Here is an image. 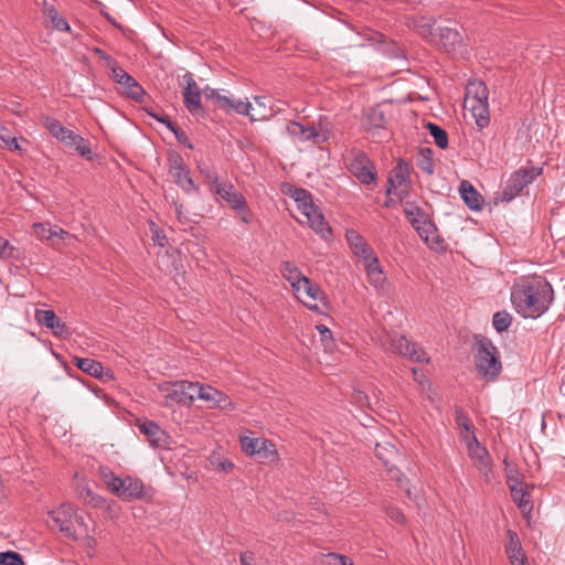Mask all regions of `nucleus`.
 Listing matches in <instances>:
<instances>
[{
	"mask_svg": "<svg viewBox=\"0 0 565 565\" xmlns=\"http://www.w3.org/2000/svg\"><path fill=\"white\" fill-rule=\"evenodd\" d=\"M290 196L295 200L297 203L298 210L306 215L308 212H310L313 207L317 205L313 204L312 195L311 193L302 188H295L290 194Z\"/></svg>",
	"mask_w": 565,
	"mask_h": 565,
	"instance_id": "obj_28",
	"label": "nucleus"
},
{
	"mask_svg": "<svg viewBox=\"0 0 565 565\" xmlns=\"http://www.w3.org/2000/svg\"><path fill=\"white\" fill-rule=\"evenodd\" d=\"M199 387H202V384L199 382L177 381L167 384L166 387L161 390L166 392V398L168 401L182 405H191L195 394L199 398Z\"/></svg>",
	"mask_w": 565,
	"mask_h": 565,
	"instance_id": "obj_9",
	"label": "nucleus"
},
{
	"mask_svg": "<svg viewBox=\"0 0 565 565\" xmlns=\"http://www.w3.org/2000/svg\"><path fill=\"white\" fill-rule=\"evenodd\" d=\"M41 125L47 129V131L56 138L58 141L65 139V134L68 130V128L64 127L60 120L56 118L49 116V115H42L41 116Z\"/></svg>",
	"mask_w": 565,
	"mask_h": 565,
	"instance_id": "obj_30",
	"label": "nucleus"
},
{
	"mask_svg": "<svg viewBox=\"0 0 565 565\" xmlns=\"http://www.w3.org/2000/svg\"><path fill=\"white\" fill-rule=\"evenodd\" d=\"M252 110H254V108L249 102L237 100L231 111L249 116L252 120H255V115L250 113Z\"/></svg>",
	"mask_w": 565,
	"mask_h": 565,
	"instance_id": "obj_49",
	"label": "nucleus"
},
{
	"mask_svg": "<svg viewBox=\"0 0 565 565\" xmlns=\"http://www.w3.org/2000/svg\"><path fill=\"white\" fill-rule=\"evenodd\" d=\"M128 75L129 74L121 67L114 66L111 68V78L119 85L125 81V77H128Z\"/></svg>",
	"mask_w": 565,
	"mask_h": 565,
	"instance_id": "obj_60",
	"label": "nucleus"
},
{
	"mask_svg": "<svg viewBox=\"0 0 565 565\" xmlns=\"http://www.w3.org/2000/svg\"><path fill=\"white\" fill-rule=\"evenodd\" d=\"M73 148H75V150L82 157H89V154L92 153L89 141L79 135L77 138H75V143H74Z\"/></svg>",
	"mask_w": 565,
	"mask_h": 565,
	"instance_id": "obj_51",
	"label": "nucleus"
},
{
	"mask_svg": "<svg viewBox=\"0 0 565 565\" xmlns=\"http://www.w3.org/2000/svg\"><path fill=\"white\" fill-rule=\"evenodd\" d=\"M507 537H508L507 554H508L509 558L525 555L523 552V548L521 546L520 539L514 531L508 530Z\"/></svg>",
	"mask_w": 565,
	"mask_h": 565,
	"instance_id": "obj_38",
	"label": "nucleus"
},
{
	"mask_svg": "<svg viewBox=\"0 0 565 565\" xmlns=\"http://www.w3.org/2000/svg\"><path fill=\"white\" fill-rule=\"evenodd\" d=\"M287 132L298 142H312L315 145L327 141L328 136L321 135L313 126H305L297 121L288 122Z\"/></svg>",
	"mask_w": 565,
	"mask_h": 565,
	"instance_id": "obj_14",
	"label": "nucleus"
},
{
	"mask_svg": "<svg viewBox=\"0 0 565 565\" xmlns=\"http://www.w3.org/2000/svg\"><path fill=\"white\" fill-rule=\"evenodd\" d=\"M203 93L207 100L213 102L215 108L227 111L230 97L221 95L220 90L210 87L204 88Z\"/></svg>",
	"mask_w": 565,
	"mask_h": 565,
	"instance_id": "obj_40",
	"label": "nucleus"
},
{
	"mask_svg": "<svg viewBox=\"0 0 565 565\" xmlns=\"http://www.w3.org/2000/svg\"><path fill=\"white\" fill-rule=\"evenodd\" d=\"M183 81L185 83L182 92L184 106L191 114H199L202 110V92L199 88L192 73L188 72L184 74Z\"/></svg>",
	"mask_w": 565,
	"mask_h": 565,
	"instance_id": "obj_13",
	"label": "nucleus"
},
{
	"mask_svg": "<svg viewBox=\"0 0 565 565\" xmlns=\"http://www.w3.org/2000/svg\"><path fill=\"white\" fill-rule=\"evenodd\" d=\"M50 329L53 331L54 335L67 337L70 334L66 324L64 322H62L60 319H57L53 323V328H50Z\"/></svg>",
	"mask_w": 565,
	"mask_h": 565,
	"instance_id": "obj_56",
	"label": "nucleus"
},
{
	"mask_svg": "<svg viewBox=\"0 0 565 565\" xmlns=\"http://www.w3.org/2000/svg\"><path fill=\"white\" fill-rule=\"evenodd\" d=\"M427 128L429 130L430 136L434 138L435 143L440 149H446L448 147V135L446 130L433 122H428Z\"/></svg>",
	"mask_w": 565,
	"mask_h": 565,
	"instance_id": "obj_42",
	"label": "nucleus"
},
{
	"mask_svg": "<svg viewBox=\"0 0 565 565\" xmlns=\"http://www.w3.org/2000/svg\"><path fill=\"white\" fill-rule=\"evenodd\" d=\"M348 170L362 183L371 184L376 180V169L365 152L352 150L348 157Z\"/></svg>",
	"mask_w": 565,
	"mask_h": 565,
	"instance_id": "obj_8",
	"label": "nucleus"
},
{
	"mask_svg": "<svg viewBox=\"0 0 565 565\" xmlns=\"http://www.w3.org/2000/svg\"><path fill=\"white\" fill-rule=\"evenodd\" d=\"M404 213L414 228L425 223L426 220L429 218L428 214L422 207L412 202H406Z\"/></svg>",
	"mask_w": 565,
	"mask_h": 565,
	"instance_id": "obj_31",
	"label": "nucleus"
},
{
	"mask_svg": "<svg viewBox=\"0 0 565 565\" xmlns=\"http://www.w3.org/2000/svg\"><path fill=\"white\" fill-rule=\"evenodd\" d=\"M280 274L281 276L290 282L294 292H299L300 282L302 279H305L307 276H305L300 269L291 262H282L280 265Z\"/></svg>",
	"mask_w": 565,
	"mask_h": 565,
	"instance_id": "obj_23",
	"label": "nucleus"
},
{
	"mask_svg": "<svg viewBox=\"0 0 565 565\" xmlns=\"http://www.w3.org/2000/svg\"><path fill=\"white\" fill-rule=\"evenodd\" d=\"M255 456H257L262 463L270 465L279 460L276 446L268 439H266V445L259 446V451H257Z\"/></svg>",
	"mask_w": 565,
	"mask_h": 565,
	"instance_id": "obj_36",
	"label": "nucleus"
},
{
	"mask_svg": "<svg viewBox=\"0 0 565 565\" xmlns=\"http://www.w3.org/2000/svg\"><path fill=\"white\" fill-rule=\"evenodd\" d=\"M152 241L154 244L163 247L168 243L166 234L158 228L153 223L151 225Z\"/></svg>",
	"mask_w": 565,
	"mask_h": 565,
	"instance_id": "obj_55",
	"label": "nucleus"
},
{
	"mask_svg": "<svg viewBox=\"0 0 565 565\" xmlns=\"http://www.w3.org/2000/svg\"><path fill=\"white\" fill-rule=\"evenodd\" d=\"M7 137H8V139L6 140V143H3L1 147L8 148L9 150L21 151V148L18 143L17 138L12 137V136H7Z\"/></svg>",
	"mask_w": 565,
	"mask_h": 565,
	"instance_id": "obj_63",
	"label": "nucleus"
},
{
	"mask_svg": "<svg viewBox=\"0 0 565 565\" xmlns=\"http://www.w3.org/2000/svg\"><path fill=\"white\" fill-rule=\"evenodd\" d=\"M372 41L379 43L382 46V51L390 57V58H397L404 56V51L401 46H398L395 42L385 41V36L381 33H375L374 36L371 39Z\"/></svg>",
	"mask_w": 565,
	"mask_h": 565,
	"instance_id": "obj_34",
	"label": "nucleus"
},
{
	"mask_svg": "<svg viewBox=\"0 0 565 565\" xmlns=\"http://www.w3.org/2000/svg\"><path fill=\"white\" fill-rule=\"evenodd\" d=\"M437 38L435 40L436 45L447 53L457 51L463 43V36L461 33L450 26H439L437 29Z\"/></svg>",
	"mask_w": 565,
	"mask_h": 565,
	"instance_id": "obj_15",
	"label": "nucleus"
},
{
	"mask_svg": "<svg viewBox=\"0 0 565 565\" xmlns=\"http://www.w3.org/2000/svg\"><path fill=\"white\" fill-rule=\"evenodd\" d=\"M418 168L426 172L427 174H433L435 170V163L431 158V152L429 149L420 151V158L418 160Z\"/></svg>",
	"mask_w": 565,
	"mask_h": 565,
	"instance_id": "obj_47",
	"label": "nucleus"
},
{
	"mask_svg": "<svg viewBox=\"0 0 565 565\" xmlns=\"http://www.w3.org/2000/svg\"><path fill=\"white\" fill-rule=\"evenodd\" d=\"M511 497L518 508L523 514H530L533 510V504L530 500V492L527 491V484L518 487V484L511 486Z\"/></svg>",
	"mask_w": 565,
	"mask_h": 565,
	"instance_id": "obj_22",
	"label": "nucleus"
},
{
	"mask_svg": "<svg viewBox=\"0 0 565 565\" xmlns=\"http://www.w3.org/2000/svg\"><path fill=\"white\" fill-rule=\"evenodd\" d=\"M23 250L10 244L8 239L0 236V258L3 259H20L22 258Z\"/></svg>",
	"mask_w": 565,
	"mask_h": 565,
	"instance_id": "obj_41",
	"label": "nucleus"
},
{
	"mask_svg": "<svg viewBox=\"0 0 565 565\" xmlns=\"http://www.w3.org/2000/svg\"><path fill=\"white\" fill-rule=\"evenodd\" d=\"M375 456L384 467H388L398 457V449L388 441L376 443Z\"/></svg>",
	"mask_w": 565,
	"mask_h": 565,
	"instance_id": "obj_27",
	"label": "nucleus"
},
{
	"mask_svg": "<svg viewBox=\"0 0 565 565\" xmlns=\"http://www.w3.org/2000/svg\"><path fill=\"white\" fill-rule=\"evenodd\" d=\"M260 445H266L265 438L241 437V447L247 455L255 456Z\"/></svg>",
	"mask_w": 565,
	"mask_h": 565,
	"instance_id": "obj_43",
	"label": "nucleus"
},
{
	"mask_svg": "<svg viewBox=\"0 0 565 565\" xmlns=\"http://www.w3.org/2000/svg\"><path fill=\"white\" fill-rule=\"evenodd\" d=\"M73 363L83 372L96 379H104V366L100 362L89 358H73Z\"/></svg>",
	"mask_w": 565,
	"mask_h": 565,
	"instance_id": "obj_25",
	"label": "nucleus"
},
{
	"mask_svg": "<svg viewBox=\"0 0 565 565\" xmlns=\"http://www.w3.org/2000/svg\"><path fill=\"white\" fill-rule=\"evenodd\" d=\"M120 86L124 89V94L137 103H142L147 95L143 87L130 74L128 77H125Z\"/></svg>",
	"mask_w": 565,
	"mask_h": 565,
	"instance_id": "obj_26",
	"label": "nucleus"
},
{
	"mask_svg": "<svg viewBox=\"0 0 565 565\" xmlns=\"http://www.w3.org/2000/svg\"><path fill=\"white\" fill-rule=\"evenodd\" d=\"M543 169L540 167L520 168L514 171L507 181L504 189L501 192V200L510 202L515 199L522 190L531 184L539 175H541Z\"/></svg>",
	"mask_w": 565,
	"mask_h": 565,
	"instance_id": "obj_6",
	"label": "nucleus"
},
{
	"mask_svg": "<svg viewBox=\"0 0 565 565\" xmlns=\"http://www.w3.org/2000/svg\"><path fill=\"white\" fill-rule=\"evenodd\" d=\"M345 238L352 253L362 258L363 263L376 256L369 243L356 231L347 230Z\"/></svg>",
	"mask_w": 565,
	"mask_h": 565,
	"instance_id": "obj_16",
	"label": "nucleus"
},
{
	"mask_svg": "<svg viewBox=\"0 0 565 565\" xmlns=\"http://www.w3.org/2000/svg\"><path fill=\"white\" fill-rule=\"evenodd\" d=\"M316 329L318 330V332L321 335V341H322L323 345L327 349L331 348L333 345V338H332L331 330L324 324H318V326H316Z\"/></svg>",
	"mask_w": 565,
	"mask_h": 565,
	"instance_id": "obj_53",
	"label": "nucleus"
},
{
	"mask_svg": "<svg viewBox=\"0 0 565 565\" xmlns=\"http://www.w3.org/2000/svg\"><path fill=\"white\" fill-rule=\"evenodd\" d=\"M255 561V555L253 552H243L239 555L241 565H250Z\"/></svg>",
	"mask_w": 565,
	"mask_h": 565,
	"instance_id": "obj_64",
	"label": "nucleus"
},
{
	"mask_svg": "<svg viewBox=\"0 0 565 565\" xmlns=\"http://www.w3.org/2000/svg\"><path fill=\"white\" fill-rule=\"evenodd\" d=\"M310 227L323 239L328 241L332 237V230L324 218V215L318 206L313 207L306 215Z\"/></svg>",
	"mask_w": 565,
	"mask_h": 565,
	"instance_id": "obj_20",
	"label": "nucleus"
},
{
	"mask_svg": "<svg viewBox=\"0 0 565 565\" xmlns=\"http://www.w3.org/2000/svg\"><path fill=\"white\" fill-rule=\"evenodd\" d=\"M138 428L145 435L152 447L163 448L167 443V434L160 426L152 420L138 422Z\"/></svg>",
	"mask_w": 565,
	"mask_h": 565,
	"instance_id": "obj_17",
	"label": "nucleus"
},
{
	"mask_svg": "<svg viewBox=\"0 0 565 565\" xmlns=\"http://www.w3.org/2000/svg\"><path fill=\"white\" fill-rule=\"evenodd\" d=\"M391 349L403 356L408 358L414 362L428 363L429 356L427 353L418 348L414 342H411L406 337L399 335L391 340Z\"/></svg>",
	"mask_w": 565,
	"mask_h": 565,
	"instance_id": "obj_11",
	"label": "nucleus"
},
{
	"mask_svg": "<svg viewBox=\"0 0 565 565\" xmlns=\"http://www.w3.org/2000/svg\"><path fill=\"white\" fill-rule=\"evenodd\" d=\"M415 231L430 248L435 250L444 249V241L440 238L438 230L430 217L425 223L418 225Z\"/></svg>",
	"mask_w": 565,
	"mask_h": 565,
	"instance_id": "obj_19",
	"label": "nucleus"
},
{
	"mask_svg": "<svg viewBox=\"0 0 565 565\" xmlns=\"http://www.w3.org/2000/svg\"><path fill=\"white\" fill-rule=\"evenodd\" d=\"M553 301V288L541 276H522L511 288V302L523 318L536 319L544 315Z\"/></svg>",
	"mask_w": 565,
	"mask_h": 565,
	"instance_id": "obj_1",
	"label": "nucleus"
},
{
	"mask_svg": "<svg viewBox=\"0 0 565 565\" xmlns=\"http://www.w3.org/2000/svg\"><path fill=\"white\" fill-rule=\"evenodd\" d=\"M201 172L204 174L206 182L212 186L213 191H215L217 185L222 184L221 182H218V177L215 172L210 170H201Z\"/></svg>",
	"mask_w": 565,
	"mask_h": 565,
	"instance_id": "obj_57",
	"label": "nucleus"
},
{
	"mask_svg": "<svg viewBox=\"0 0 565 565\" xmlns=\"http://www.w3.org/2000/svg\"><path fill=\"white\" fill-rule=\"evenodd\" d=\"M172 132L174 134V136H175L177 140H178L180 143L184 145L185 147H188V148H190V149H192V148H193L192 143H190V142H189V137H188V135H186V134H185L181 128H179L178 126H175L174 131H172Z\"/></svg>",
	"mask_w": 565,
	"mask_h": 565,
	"instance_id": "obj_59",
	"label": "nucleus"
},
{
	"mask_svg": "<svg viewBox=\"0 0 565 565\" xmlns=\"http://www.w3.org/2000/svg\"><path fill=\"white\" fill-rule=\"evenodd\" d=\"M386 515L394 522L398 524H404L406 522V516L402 512V510L397 507L387 505L385 507Z\"/></svg>",
	"mask_w": 565,
	"mask_h": 565,
	"instance_id": "obj_52",
	"label": "nucleus"
},
{
	"mask_svg": "<svg viewBox=\"0 0 565 565\" xmlns=\"http://www.w3.org/2000/svg\"><path fill=\"white\" fill-rule=\"evenodd\" d=\"M317 565H354L353 562L341 554L327 553L321 554L316 559Z\"/></svg>",
	"mask_w": 565,
	"mask_h": 565,
	"instance_id": "obj_37",
	"label": "nucleus"
},
{
	"mask_svg": "<svg viewBox=\"0 0 565 565\" xmlns=\"http://www.w3.org/2000/svg\"><path fill=\"white\" fill-rule=\"evenodd\" d=\"M460 193L466 205L472 211H481L483 205L482 195L468 181L460 183Z\"/></svg>",
	"mask_w": 565,
	"mask_h": 565,
	"instance_id": "obj_21",
	"label": "nucleus"
},
{
	"mask_svg": "<svg viewBox=\"0 0 565 565\" xmlns=\"http://www.w3.org/2000/svg\"><path fill=\"white\" fill-rule=\"evenodd\" d=\"M0 565H24V559L14 551L0 552Z\"/></svg>",
	"mask_w": 565,
	"mask_h": 565,
	"instance_id": "obj_48",
	"label": "nucleus"
},
{
	"mask_svg": "<svg viewBox=\"0 0 565 565\" xmlns=\"http://www.w3.org/2000/svg\"><path fill=\"white\" fill-rule=\"evenodd\" d=\"M455 414H456V416H455L456 424L461 429H463L469 435H471V437L475 436L473 425H472L471 420L469 419L468 415L463 412V409L460 407H457L455 411Z\"/></svg>",
	"mask_w": 565,
	"mask_h": 565,
	"instance_id": "obj_46",
	"label": "nucleus"
},
{
	"mask_svg": "<svg viewBox=\"0 0 565 565\" xmlns=\"http://www.w3.org/2000/svg\"><path fill=\"white\" fill-rule=\"evenodd\" d=\"M364 267H365L370 284H372L376 288L382 287L385 282L386 278L384 276V273L380 265V260H379L377 256L371 258L370 260H366L364 263Z\"/></svg>",
	"mask_w": 565,
	"mask_h": 565,
	"instance_id": "obj_24",
	"label": "nucleus"
},
{
	"mask_svg": "<svg viewBox=\"0 0 565 565\" xmlns=\"http://www.w3.org/2000/svg\"><path fill=\"white\" fill-rule=\"evenodd\" d=\"M50 527H56L68 540L77 541L78 535L75 523L84 525V518L77 514L76 508L71 503H63L49 512Z\"/></svg>",
	"mask_w": 565,
	"mask_h": 565,
	"instance_id": "obj_5",
	"label": "nucleus"
},
{
	"mask_svg": "<svg viewBox=\"0 0 565 565\" xmlns=\"http://www.w3.org/2000/svg\"><path fill=\"white\" fill-rule=\"evenodd\" d=\"M387 473L392 480H395L401 488H404L407 483L406 476L399 471V469L395 468L394 462H392L388 467H385Z\"/></svg>",
	"mask_w": 565,
	"mask_h": 565,
	"instance_id": "obj_50",
	"label": "nucleus"
},
{
	"mask_svg": "<svg viewBox=\"0 0 565 565\" xmlns=\"http://www.w3.org/2000/svg\"><path fill=\"white\" fill-rule=\"evenodd\" d=\"M67 235L68 233L66 231L58 226H54L53 228H47L46 239H51L53 237H60L61 239H64Z\"/></svg>",
	"mask_w": 565,
	"mask_h": 565,
	"instance_id": "obj_62",
	"label": "nucleus"
},
{
	"mask_svg": "<svg viewBox=\"0 0 565 565\" xmlns=\"http://www.w3.org/2000/svg\"><path fill=\"white\" fill-rule=\"evenodd\" d=\"M34 319L47 329L53 328V323L58 319L53 310L36 309Z\"/></svg>",
	"mask_w": 565,
	"mask_h": 565,
	"instance_id": "obj_45",
	"label": "nucleus"
},
{
	"mask_svg": "<svg viewBox=\"0 0 565 565\" xmlns=\"http://www.w3.org/2000/svg\"><path fill=\"white\" fill-rule=\"evenodd\" d=\"M168 166L169 174L183 191L190 193L198 190L180 153L175 151L170 152L168 156Z\"/></svg>",
	"mask_w": 565,
	"mask_h": 565,
	"instance_id": "obj_10",
	"label": "nucleus"
},
{
	"mask_svg": "<svg viewBox=\"0 0 565 565\" xmlns=\"http://www.w3.org/2000/svg\"><path fill=\"white\" fill-rule=\"evenodd\" d=\"M254 100H255L256 105L259 108H262V110L254 114L255 119H257V118L265 119L268 116L267 109H266V104H265V97L256 96V97H254Z\"/></svg>",
	"mask_w": 565,
	"mask_h": 565,
	"instance_id": "obj_58",
	"label": "nucleus"
},
{
	"mask_svg": "<svg viewBox=\"0 0 565 565\" xmlns=\"http://www.w3.org/2000/svg\"><path fill=\"white\" fill-rule=\"evenodd\" d=\"M299 287V292H295L298 298L307 297L313 301L321 299L323 292L321 288L315 284L311 279L306 277L302 279Z\"/></svg>",
	"mask_w": 565,
	"mask_h": 565,
	"instance_id": "obj_32",
	"label": "nucleus"
},
{
	"mask_svg": "<svg viewBox=\"0 0 565 565\" xmlns=\"http://www.w3.org/2000/svg\"><path fill=\"white\" fill-rule=\"evenodd\" d=\"M386 118L384 111L379 108H371L364 116L363 127L365 130H376L384 128Z\"/></svg>",
	"mask_w": 565,
	"mask_h": 565,
	"instance_id": "obj_29",
	"label": "nucleus"
},
{
	"mask_svg": "<svg viewBox=\"0 0 565 565\" xmlns=\"http://www.w3.org/2000/svg\"><path fill=\"white\" fill-rule=\"evenodd\" d=\"M512 322V317L507 311H498L493 315L492 324L498 332H503L509 329Z\"/></svg>",
	"mask_w": 565,
	"mask_h": 565,
	"instance_id": "obj_44",
	"label": "nucleus"
},
{
	"mask_svg": "<svg viewBox=\"0 0 565 565\" xmlns=\"http://www.w3.org/2000/svg\"><path fill=\"white\" fill-rule=\"evenodd\" d=\"M468 452H469L470 457H472L479 461L480 469L488 468V466H489L488 450L478 443L476 435L472 436L471 441L468 443Z\"/></svg>",
	"mask_w": 565,
	"mask_h": 565,
	"instance_id": "obj_33",
	"label": "nucleus"
},
{
	"mask_svg": "<svg viewBox=\"0 0 565 565\" xmlns=\"http://www.w3.org/2000/svg\"><path fill=\"white\" fill-rule=\"evenodd\" d=\"M43 12L55 30L68 33L71 32V25L58 14V11L53 6H45Z\"/></svg>",
	"mask_w": 565,
	"mask_h": 565,
	"instance_id": "obj_35",
	"label": "nucleus"
},
{
	"mask_svg": "<svg viewBox=\"0 0 565 565\" xmlns=\"http://www.w3.org/2000/svg\"><path fill=\"white\" fill-rule=\"evenodd\" d=\"M146 111L150 117H152L157 121L163 124L170 131H174V128L177 125L174 122H172L168 116L153 113L149 109H146Z\"/></svg>",
	"mask_w": 565,
	"mask_h": 565,
	"instance_id": "obj_54",
	"label": "nucleus"
},
{
	"mask_svg": "<svg viewBox=\"0 0 565 565\" xmlns=\"http://www.w3.org/2000/svg\"><path fill=\"white\" fill-rule=\"evenodd\" d=\"M217 195H220L226 203L234 210L237 211H246L247 210V201L244 195L237 192L233 184L223 183L217 185L214 191Z\"/></svg>",
	"mask_w": 565,
	"mask_h": 565,
	"instance_id": "obj_18",
	"label": "nucleus"
},
{
	"mask_svg": "<svg viewBox=\"0 0 565 565\" xmlns=\"http://www.w3.org/2000/svg\"><path fill=\"white\" fill-rule=\"evenodd\" d=\"M203 93L207 100L213 102L215 108L227 111L230 97L221 95L220 90L210 87L204 88Z\"/></svg>",
	"mask_w": 565,
	"mask_h": 565,
	"instance_id": "obj_39",
	"label": "nucleus"
},
{
	"mask_svg": "<svg viewBox=\"0 0 565 565\" xmlns=\"http://www.w3.org/2000/svg\"><path fill=\"white\" fill-rule=\"evenodd\" d=\"M412 167L408 162L399 159L397 164L393 168L387 180L388 189L387 195H394L398 201H403L409 194L411 190V174Z\"/></svg>",
	"mask_w": 565,
	"mask_h": 565,
	"instance_id": "obj_7",
	"label": "nucleus"
},
{
	"mask_svg": "<svg viewBox=\"0 0 565 565\" xmlns=\"http://www.w3.org/2000/svg\"><path fill=\"white\" fill-rule=\"evenodd\" d=\"M100 475L109 490L122 500H141L146 495V488L140 479L130 476L118 477L108 468H100Z\"/></svg>",
	"mask_w": 565,
	"mask_h": 565,
	"instance_id": "obj_4",
	"label": "nucleus"
},
{
	"mask_svg": "<svg viewBox=\"0 0 565 565\" xmlns=\"http://www.w3.org/2000/svg\"><path fill=\"white\" fill-rule=\"evenodd\" d=\"M412 373L414 380L419 384V386L424 390L427 385H429V381L426 379L425 374L419 371L417 367L412 369Z\"/></svg>",
	"mask_w": 565,
	"mask_h": 565,
	"instance_id": "obj_61",
	"label": "nucleus"
},
{
	"mask_svg": "<svg viewBox=\"0 0 565 565\" xmlns=\"http://www.w3.org/2000/svg\"><path fill=\"white\" fill-rule=\"evenodd\" d=\"M488 97L489 90L483 82H469L466 88L465 108L471 111L479 129H483L490 124Z\"/></svg>",
	"mask_w": 565,
	"mask_h": 565,
	"instance_id": "obj_2",
	"label": "nucleus"
},
{
	"mask_svg": "<svg viewBox=\"0 0 565 565\" xmlns=\"http://www.w3.org/2000/svg\"><path fill=\"white\" fill-rule=\"evenodd\" d=\"M199 399L209 402V408H218L231 412L236 407L227 394L212 387L211 385L202 384V387H199Z\"/></svg>",
	"mask_w": 565,
	"mask_h": 565,
	"instance_id": "obj_12",
	"label": "nucleus"
},
{
	"mask_svg": "<svg viewBox=\"0 0 565 565\" xmlns=\"http://www.w3.org/2000/svg\"><path fill=\"white\" fill-rule=\"evenodd\" d=\"M475 366L478 374L487 382L498 380L502 372V363L499 351L491 340L482 338L478 342Z\"/></svg>",
	"mask_w": 565,
	"mask_h": 565,
	"instance_id": "obj_3",
	"label": "nucleus"
}]
</instances>
